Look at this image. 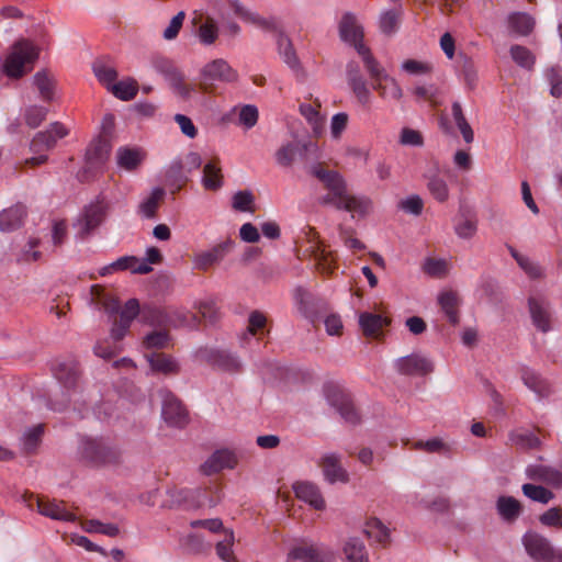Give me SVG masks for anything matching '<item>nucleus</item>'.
I'll list each match as a JSON object with an SVG mask.
<instances>
[{
	"mask_svg": "<svg viewBox=\"0 0 562 562\" xmlns=\"http://www.w3.org/2000/svg\"><path fill=\"white\" fill-rule=\"evenodd\" d=\"M308 175L317 178L328 190V193L319 199L323 205H333L337 210L356 213L367 216L373 206L372 200L366 195L349 194L347 183L342 176L334 170H326L321 164L305 166Z\"/></svg>",
	"mask_w": 562,
	"mask_h": 562,
	"instance_id": "1",
	"label": "nucleus"
},
{
	"mask_svg": "<svg viewBox=\"0 0 562 562\" xmlns=\"http://www.w3.org/2000/svg\"><path fill=\"white\" fill-rule=\"evenodd\" d=\"M78 454L87 464L99 468L117 463L121 453L115 446L104 438L80 436Z\"/></svg>",
	"mask_w": 562,
	"mask_h": 562,
	"instance_id": "2",
	"label": "nucleus"
},
{
	"mask_svg": "<svg viewBox=\"0 0 562 562\" xmlns=\"http://www.w3.org/2000/svg\"><path fill=\"white\" fill-rule=\"evenodd\" d=\"M55 379L63 387V403L50 402L49 408L53 411L61 412L72 401L78 386L80 370L75 360L58 361L52 368Z\"/></svg>",
	"mask_w": 562,
	"mask_h": 562,
	"instance_id": "3",
	"label": "nucleus"
},
{
	"mask_svg": "<svg viewBox=\"0 0 562 562\" xmlns=\"http://www.w3.org/2000/svg\"><path fill=\"white\" fill-rule=\"evenodd\" d=\"M69 134L68 128L60 122H53L48 128L41 131L33 137L30 149L36 156L26 160L31 165H42L46 162L47 156L44 154L54 148L57 142Z\"/></svg>",
	"mask_w": 562,
	"mask_h": 562,
	"instance_id": "4",
	"label": "nucleus"
},
{
	"mask_svg": "<svg viewBox=\"0 0 562 562\" xmlns=\"http://www.w3.org/2000/svg\"><path fill=\"white\" fill-rule=\"evenodd\" d=\"M110 210L111 204L105 196L98 195L83 207L77 217L74 226L77 228L78 235L81 237L90 235L105 221Z\"/></svg>",
	"mask_w": 562,
	"mask_h": 562,
	"instance_id": "5",
	"label": "nucleus"
},
{
	"mask_svg": "<svg viewBox=\"0 0 562 562\" xmlns=\"http://www.w3.org/2000/svg\"><path fill=\"white\" fill-rule=\"evenodd\" d=\"M38 57L37 47L29 41L16 42L3 64V71L10 78H20Z\"/></svg>",
	"mask_w": 562,
	"mask_h": 562,
	"instance_id": "6",
	"label": "nucleus"
},
{
	"mask_svg": "<svg viewBox=\"0 0 562 562\" xmlns=\"http://www.w3.org/2000/svg\"><path fill=\"white\" fill-rule=\"evenodd\" d=\"M238 80V71L224 58L206 63L200 70V83L203 90H209L216 83H233Z\"/></svg>",
	"mask_w": 562,
	"mask_h": 562,
	"instance_id": "7",
	"label": "nucleus"
},
{
	"mask_svg": "<svg viewBox=\"0 0 562 562\" xmlns=\"http://www.w3.org/2000/svg\"><path fill=\"white\" fill-rule=\"evenodd\" d=\"M161 398V417L175 428H184L189 424V412L182 402L168 389L158 391Z\"/></svg>",
	"mask_w": 562,
	"mask_h": 562,
	"instance_id": "8",
	"label": "nucleus"
},
{
	"mask_svg": "<svg viewBox=\"0 0 562 562\" xmlns=\"http://www.w3.org/2000/svg\"><path fill=\"white\" fill-rule=\"evenodd\" d=\"M325 396L327 403L336 409L345 423L355 426L361 422L360 414L349 394L335 386H327Z\"/></svg>",
	"mask_w": 562,
	"mask_h": 562,
	"instance_id": "9",
	"label": "nucleus"
},
{
	"mask_svg": "<svg viewBox=\"0 0 562 562\" xmlns=\"http://www.w3.org/2000/svg\"><path fill=\"white\" fill-rule=\"evenodd\" d=\"M168 499L165 502L168 508L196 509L205 504L206 494L202 488H172L167 491Z\"/></svg>",
	"mask_w": 562,
	"mask_h": 562,
	"instance_id": "10",
	"label": "nucleus"
},
{
	"mask_svg": "<svg viewBox=\"0 0 562 562\" xmlns=\"http://www.w3.org/2000/svg\"><path fill=\"white\" fill-rule=\"evenodd\" d=\"M317 145L313 142H289L277 150L276 161L279 166L288 168L293 165L296 157L302 160H307L310 154L317 157Z\"/></svg>",
	"mask_w": 562,
	"mask_h": 562,
	"instance_id": "11",
	"label": "nucleus"
},
{
	"mask_svg": "<svg viewBox=\"0 0 562 562\" xmlns=\"http://www.w3.org/2000/svg\"><path fill=\"white\" fill-rule=\"evenodd\" d=\"M527 553L537 562H551L555 559V550L550 541L536 532H527L522 537Z\"/></svg>",
	"mask_w": 562,
	"mask_h": 562,
	"instance_id": "12",
	"label": "nucleus"
},
{
	"mask_svg": "<svg viewBox=\"0 0 562 562\" xmlns=\"http://www.w3.org/2000/svg\"><path fill=\"white\" fill-rule=\"evenodd\" d=\"M234 247V240L227 238L213 247L196 254L193 258V266L199 270H207L210 267L220 263Z\"/></svg>",
	"mask_w": 562,
	"mask_h": 562,
	"instance_id": "13",
	"label": "nucleus"
},
{
	"mask_svg": "<svg viewBox=\"0 0 562 562\" xmlns=\"http://www.w3.org/2000/svg\"><path fill=\"white\" fill-rule=\"evenodd\" d=\"M319 465L322 468L325 481L328 482L329 484H346L349 482V473L341 465V456L339 453H325L321 458Z\"/></svg>",
	"mask_w": 562,
	"mask_h": 562,
	"instance_id": "14",
	"label": "nucleus"
},
{
	"mask_svg": "<svg viewBox=\"0 0 562 562\" xmlns=\"http://www.w3.org/2000/svg\"><path fill=\"white\" fill-rule=\"evenodd\" d=\"M528 306L532 324L537 329L542 333L550 331L552 329V312L549 301L541 296H530Z\"/></svg>",
	"mask_w": 562,
	"mask_h": 562,
	"instance_id": "15",
	"label": "nucleus"
},
{
	"mask_svg": "<svg viewBox=\"0 0 562 562\" xmlns=\"http://www.w3.org/2000/svg\"><path fill=\"white\" fill-rule=\"evenodd\" d=\"M346 75L348 85L358 102L363 106L370 104L372 93L356 61H349L347 64Z\"/></svg>",
	"mask_w": 562,
	"mask_h": 562,
	"instance_id": "16",
	"label": "nucleus"
},
{
	"mask_svg": "<svg viewBox=\"0 0 562 562\" xmlns=\"http://www.w3.org/2000/svg\"><path fill=\"white\" fill-rule=\"evenodd\" d=\"M339 36L342 42L352 46L357 52L363 44V27L358 23L357 16L346 12L339 22Z\"/></svg>",
	"mask_w": 562,
	"mask_h": 562,
	"instance_id": "17",
	"label": "nucleus"
},
{
	"mask_svg": "<svg viewBox=\"0 0 562 562\" xmlns=\"http://www.w3.org/2000/svg\"><path fill=\"white\" fill-rule=\"evenodd\" d=\"M396 368L406 375H426L434 371V364L428 358L415 353L397 359Z\"/></svg>",
	"mask_w": 562,
	"mask_h": 562,
	"instance_id": "18",
	"label": "nucleus"
},
{
	"mask_svg": "<svg viewBox=\"0 0 562 562\" xmlns=\"http://www.w3.org/2000/svg\"><path fill=\"white\" fill-rule=\"evenodd\" d=\"M203 358L212 366L226 372H237L241 368L240 360L235 353L226 350L210 349L203 351Z\"/></svg>",
	"mask_w": 562,
	"mask_h": 562,
	"instance_id": "19",
	"label": "nucleus"
},
{
	"mask_svg": "<svg viewBox=\"0 0 562 562\" xmlns=\"http://www.w3.org/2000/svg\"><path fill=\"white\" fill-rule=\"evenodd\" d=\"M526 476L529 480L543 482L553 487L562 486V472L550 465L530 464L526 468Z\"/></svg>",
	"mask_w": 562,
	"mask_h": 562,
	"instance_id": "20",
	"label": "nucleus"
},
{
	"mask_svg": "<svg viewBox=\"0 0 562 562\" xmlns=\"http://www.w3.org/2000/svg\"><path fill=\"white\" fill-rule=\"evenodd\" d=\"M331 554L315 546L294 547L288 554L286 562H330Z\"/></svg>",
	"mask_w": 562,
	"mask_h": 562,
	"instance_id": "21",
	"label": "nucleus"
},
{
	"mask_svg": "<svg viewBox=\"0 0 562 562\" xmlns=\"http://www.w3.org/2000/svg\"><path fill=\"white\" fill-rule=\"evenodd\" d=\"M358 54L360 55L363 65L372 79V88H381V81L387 78L385 68L372 55L370 48L366 45H359Z\"/></svg>",
	"mask_w": 562,
	"mask_h": 562,
	"instance_id": "22",
	"label": "nucleus"
},
{
	"mask_svg": "<svg viewBox=\"0 0 562 562\" xmlns=\"http://www.w3.org/2000/svg\"><path fill=\"white\" fill-rule=\"evenodd\" d=\"M293 491L296 497L307 503L316 510L325 508L324 497L317 485L311 482H296L293 484Z\"/></svg>",
	"mask_w": 562,
	"mask_h": 562,
	"instance_id": "23",
	"label": "nucleus"
},
{
	"mask_svg": "<svg viewBox=\"0 0 562 562\" xmlns=\"http://www.w3.org/2000/svg\"><path fill=\"white\" fill-rule=\"evenodd\" d=\"M26 216V206L22 203H16L0 213V231L12 232L23 224Z\"/></svg>",
	"mask_w": 562,
	"mask_h": 562,
	"instance_id": "24",
	"label": "nucleus"
},
{
	"mask_svg": "<svg viewBox=\"0 0 562 562\" xmlns=\"http://www.w3.org/2000/svg\"><path fill=\"white\" fill-rule=\"evenodd\" d=\"M234 454L228 450L215 451L201 467L206 475L222 471L223 469L234 468Z\"/></svg>",
	"mask_w": 562,
	"mask_h": 562,
	"instance_id": "25",
	"label": "nucleus"
},
{
	"mask_svg": "<svg viewBox=\"0 0 562 562\" xmlns=\"http://www.w3.org/2000/svg\"><path fill=\"white\" fill-rule=\"evenodd\" d=\"M294 302L300 313L305 318L314 321L317 313L318 300L311 292L302 286H297L294 290Z\"/></svg>",
	"mask_w": 562,
	"mask_h": 562,
	"instance_id": "26",
	"label": "nucleus"
},
{
	"mask_svg": "<svg viewBox=\"0 0 562 562\" xmlns=\"http://www.w3.org/2000/svg\"><path fill=\"white\" fill-rule=\"evenodd\" d=\"M63 502L37 501L38 513L45 517L59 521H75L76 515L63 506Z\"/></svg>",
	"mask_w": 562,
	"mask_h": 562,
	"instance_id": "27",
	"label": "nucleus"
},
{
	"mask_svg": "<svg viewBox=\"0 0 562 562\" xmlns=\"http://www.w3.org/2000/svg\"><path fill=\"white\" fill-rule=\"evenodd\" d=\"M278 52L283 59V61L295 72L302 70V66L300 59L295 53V49L292 45L291 40L285 33H280V35L276 38Z\"/></svg>",
	"mask_w": 562,
	"mask_h": 562,
	"instance_id": "28",
	"label": "nucleus"
},
{
	"mask_svg": "<svg viewBox=\"0 0 562 562\" xmlns=\"http://www.w3.org/2000/svg\"><path fill=\"white\" fill-rule=\"evenodd\" d=\"M166 326L168 325L178 328L198 325L196 315L188 311L186 307L168 306L166 307Z\"/></svg>",
	"mask_w": 562,
	"mask_h": 562,
	"instance_id": "29",
	"label": "nucleus"
},
{
	"mask_svg": "<svg viewBox=\"0 0 562 562\" xmlns=\"http://www.w3.org/2000/svg\"><path fill=\"white\" fill-rule=\"evenodd\" d=\"M145 153L142 148L120 147L116 151V161L120 168L133 171L143 162Z\"/></svg>",
	"mask_w": 562,
	"mask_h": 562,
	"instance_id": "30",
	"label": "nucleus"
},
{
	"mask_svg": "<svg viewBox=\"0 0 562 562\" xmlns=\"http://www.w3.org/2000/svg\"><path fill=\"white\" fill-rule=\"evenodd\" d=\"M524 384L532 391L538 397H547L551 393L549 382L540 376L536 371L525 368L521 373Z\"/></svg>",
	"mask_w": 562,
	"mask_h": 562,
	"instance_id": "31",
	"label": "nucleus"
},
{
	"mask_svg": "<svg viewBox=\"0 0 562 562\" xmlns=\"http://www.w3.org/2000/svg\"><path fill=\"white\" fill-rule=\"evenodd\" d=\"M510 31L520 36L529 35L535 27V19L527 12H512L507 16Z\"/></svg>",
	"mask_w": 562,
	"mask_h": 562,
	"instance_id": "32",
	"label": "nucleus"
},
{
	"mask_svg": "<svg viewBox=\"0 0 562 562\" xmlns=\"http://www.w3.org/2000/svg\"><path fill=\"white\" fill-rule=\"evenodd\" d=\"M150 369L155 372L164 374H176L179 372L180 367L175 358L165 353H156L146 356Z\"/></svg>",
	"mask_w": 562,
	"mask_h": 562,
	"instance_id": "33",
	"label": "nucleus"
},
{
	"mask_svg": "<svg viewBox=\"0 0 562 562\" xmlns=\"http://www.w3.org/2000/svg\"><path fill=\"white\" fill-rule=\"evenodd\" d=\"M438 303L451 325L459 323L458 306L460 299L454 291H443L438 295Z\"/></svg>",
	"mask_w": 562,
	"mask_h": 562,
	"instance_id": "34",
	"label": "nucleus"
},
{
	"mask_svg": "<svg viewBox=\"0 0 562 562\" xmlns=\"http://www.w3.org/2000/svg\"><path fill=\"white\" fill-rule=\"evenodd\" d=\"M150 65L158 75L164 77L168 85L182 74L170 58L162 55L153 56Z\"/></svg>",
	"mask_w": 562,
	"mask_h": 562,
	"instance_id": "35",
	"label": "nucleus"
},
{
	"mask_svg": "<svg viewBox=\"0 0 562 562\" xmlns=\"http://www.w3.org/2000/svg\"><path fill=\"white\" fill-rule=\"evenodd\" d=\"M202 184L210 191H217L223 187L222 169L216 160H210L204 165Z\"/></svg>",
	"mask_w": 562,
	"mask_h": 562,
	"instance_id": "36",
	"label": "nucleus"
},
{
	"mask_svg": "<svg viewBox=\"0 0 562 562\" xmlns=\"http://www.w3.org/2000/svg\"><path fill=\"white\" fill-rule=\"evenodd\" d=\"M342 552L346 562H369L367 548L357 537H351L345 542Z\"/></svg>",
	"mask_w": 562,
	"mask_h": 562,
	"instance_id": "37",
	"label": "nucleus"
},
{
	"mask_svg": "<svg viewBox=\"0 0 562 562\" xmlns=\"http://www.w3.org/2000/svg\"><path fill=\"white\" fill-rule=\"evenodd\" d=\"M165 195V190L156 187L151 190L150 194L145 198L138 205L137 213L143 218H155L159 203Z\"/></svg>",
	"mask_w": 562,
	"mask_h": 562,
	"instance_id": "38",
	"label": "nucleus"
},
{
	"mask_svg": "<svg viewBox=\"0 0 562 562\" xmlns=\"http://www.w3.org/2000/svg\"><path fill=\"white\" fill-rule=\"evenodd\" d=\"M92 70L98 81L103 85L108 90L116 82L117 71L115 67L103 59H97L92 64Z\"/></svg>",
	"mask_w": 562,
	"mask_h": 562,
	"instance_id": "39",
	"label": "nucleus"
},
{
	"mask_svg": "<svg viewBox=\"0 0 562 562\" xmlns=\"http://www.w3.org/2000/svg\"><path fill=\"white\" fill-rule=\"evenodd\" d=\"M110 151V138L99 136L90 144L87 150V158L94 165H101L108 159Z\"/></svg>",
	"mask_w": 562,
	"mask_h": 562,
	"instance_id": "40",
	"label": "nucleus"
},
{
	"mask_svg": "<svg viewBox=\"0 0 562 562\" xmlns=\"http://www.w3.org/2000/svg\"><path fill=\"white\" fill-rule=\"evenodd\" d=\"M387 325L389 321L379 314L363 312L359 315V326L368 337L376 335Z\"/></svg>",
	"mask_w": 562,
	"mask_h": 562,
	"instance_id": "41",
	"label": "nucleus"
},
{
	"mask_svg": "<svg viewBox=\"0 0 562 562\" xmlns=\"http://www.w3.org/2000/svg\"><path fill=\"white\" fill-rule=\"evenodd\" d=\"M461 64L459 67V77L463 80L469 90H474L477 86L479 75L474 60L464 54L460 55Z\"/></svg>",
	"mask_w": 562,
	"mask_h": 562,
	"instance_id": "42",
	"label": "nucleus"
},
{
	"mask_svg": "<svg viewBox=\"0 0 562 562\" xmlns=\"http://www.w3.org/2000/svg\"><path fill=\"white\" fill-rule=\"evenodd\" d=\"M451 114H452L456 126L458 127V130L460 131V133L463 137V140L467 144H471L474 140V132H473L471 125L469 124V122L463 113L462 105L459 101L452 102Z\"/></svg>",
	"mask_w": 562,
	"mask_h": 562,
	"instance_id": "43",
	"label": "nucleus"
},
{
	"mask_svg": "<svg viewBox=\"0 0 562 562\" xmlns=\"http://www.w3.org/2000/svg\"><path fill=\"white\" fill-rule=\"evenodd\" d=\"M496 508L499 516L506 521L515 520L521 512L520 503L513 496H499Z\"/></svg>",
	"mask_w": 562,
	"mask_h": 562,
	"instance_id": "44",
	"label": "nucleus"
},
{
	"mask_svg": "<svg viewBox=\"0 0 562 562\" xmlns=\"http://www.w3.org/2000/svg\"><path fill=\"white\" fill-rule=\"evenodd\" d=\"M508 438L513 445L521 449H537L541 446L539 437L529 430H513Z\"/></svg>",
	"mask_w": 562,
	"mask_h": 562,
	"instance_id": "45",
	"label": "nucleus"
},
{
	"mask_svg": "<svg viewBox=\"0 0 562 562\" xmlns=\"http://www.w3.org/2000/svg\"><path fill=\"white\" fill-rule=\"evenodd\" d=\"M109 91L122 101H130L136 97L138 92V83L135 79L127 78L112 85Z\"/></svg>",
	"mask_w": 562,
	"mask_h": 562,
	"instance_id": "46",
	"label": "nucleus"
},
{
	"mask_svg": "<svg viewBox=\"0 0 562 562\" xmlns=\"http://www.w3.org/2000/svg\"><path fill=\"white\" fill-rule=\"evenodd\" d=\"M512 59L521 68L531 70L536 64V56L522 45H512L509 48Z\"/></svg>",
	"mask_w": 562,
	"mask_h": 562,
	"instance_id": "47",
	"label": "nucleus"
},
{
	"mask_svg": "<svg viewBox=\"0 0 562 562\" xmlns=\"http://www.w3.org/2000/svg\"><path fill=\"white\" fill-rule=\"evenodd\" d=\"M166 307H157L153 305H144L142 307L140 321L150 326H166L167 321Z\"/></svg>",
	"mask_w": 562,
	"mask_h": 562,
	"instance_id": "48",
	"label": "nucleus"
},
{
	"mask_svg": "<svg viewBox=\"0 0 562 562\" xmlns=\"http://www.w3.org/2000/svg\"><path fill=\"white\" fill-rule=\"evenodd\" d=\"M248 22L261 29L262 31L274 33L276 38L280 35V33H284L281 22L277 16L263 18L258 13L252 12Z\"/></svg>",
	"mask_w": 562,
	"mask_h": 562,
	"instance_id": "49",
	"label": "nucleus"
},
{
	"mask_svg": "<svg viewBox=\"0 0 562 562\" xmlns=\"http://www.w3.org/2000/svg\"><path fill=\"white\" fill-rule=\"evenodd\" d=\"M225 538L218 541L215 546L217 557L224 562H237L234 552L233 544L235 541V535L232 529L224 530Z\"/></svg>",
	"mask_w": 562,
	"mask_h": 562,
	"instance_id": "50",
	"label": "nucleus"
},
{
	"mask_svg": "<svg viewBox=\"0 0 562 562\" xmlns=\"http://www.w3.org/2000/svg\"><path fill=\"white\" fill-rule=\"evenodd\" d=\"M522 493L526 497L533 502L541 504H548L554 498V494L544 486L526 483L521 487Z\"/></svg>",
	"mask_w": 562,
	"mask_h": 562,
	"instance_id": "51",
	"label": "nucleus"
},
{
	"mask_svg": "<svg viewBox=\"0 0 562 562\" xmlns=\"http://www.w3.org/2000/svg\"><path fill=\"white\" fill-rule=\"evenodd\" d=\"M364 533L380 544H385L390 537L389 529L378 518H371L367 522Z\"/></svg>",
	"mask_w": 562,
	"mask_h": 562,
	"instance_id": "52",
	"label": "nucleus"
},
{
	"mask_svg": "<svg viewBox=\"0 0 562 562\" xmlns=\"http://www.w3.org/2000/svg\"><path fill=\"white\" fill-rule=\"evenodd\" d=\"M380 92L382 99H392L398 101L403 97V90L397 80L390 75L381 81V88H372Z\"/></svg>",
	"mask_w": 562,
	"mask_h": 562,
	"instance_id": "53",
	"label": "nucleus"
},
{
	"mask_svg": "<svg viewBox=\"0 0 562 562\" xmlns=\"http://www.w3.org/2000/svg\"><path fill=\"white\" fill-rule=\"evenodd\" d=\"M413 449L423 450L428 453H442L448 456L450 447L445 443L440 438H430L428 440H418L413 443Z\"/></svg>",
	"mask_w": 562,
	"mask_h": 562,
	"instance_id": "54",
	"label": "nucleus"
},
{
	"mask_svg": "<svg viewBox=\"0 0 562 562\" xmlns=\"http://www.w3.org/2000/svg\"><path fill=\"white\" fill-rule=\"evenodd\" d=\"M427 189L432 198L439 203H443L449 199V188L445 179L434 176L427 182Z\"/></svg>",
	"mask_w": 562,
	"mask_h": 562,
	"instance_id": "55",
	"label": "nucleus"
},
{
	"mask_svg": "<svg viewBox=\"0 0 562 562\" xmlns=\"http://www.w3.org/2000/svg\"><path fill=\"white\" fill-rule=\"evenodd\" d=\"M477 231V220L475 215L469 214L464 216L462 220H460L456 226L454 232L458 235V237L462 239H470L472 238Z\"/></svg>",
	"mask_w": 562,
	"mask_h": 562,
	"instance_id": "56",
	"label": "nucleus"
},
{
	"mask_svg": "<svg viewBox=\"0 0 562 562\" xmlns=\"http://www.w3.org/2000/svg\"><path fill=\"white\" fill-rule=\"evenodd\" d=\"M44 432L43 425H36L31 428H27L22 437L23 450L26 453H32L35 451L36 447L41 441V437Z\"/></svg>",
	"mask_w": 562,
	"mask_h": 562,
	"instance_id": "57",
	"label": "nucleus"
},
{
	"mask_svg": "<svg viewBox=\"0 0 562 562\" xmlns=\"http://www.w3.org/2000/svg\"><path fill=\"white\" fill-rule=\"evenodd\" d=\"M86 530L88 532L105 535L111 538L117 537L120 533V528L117 525L111 522L105 524L98 519L88 520L86 524Z\"/></svg>",
	"mask_w": 562,
	"mask_h": 562,
	"instance_id": "58",
	"label": "nucleus"
},
{
	"mask_svg": "<svg viewBox=\"0 0 562 562\" xmlns=\"http://www.w3.org/2000/svg\"><path fill=\"white\" fill-rule=\"evenodd\" d=\"M33 82L40 91V95L44 101H52L54 97L53 82L44 71L35 74Z\"/></svg>",
	"mask_w": 562,
	"mask_h": 562,
	"instance_id": "59",
	"label": "nucleus"
},
{
	"mask_svg": "<svg viewBox=\"0 0 562 562\" xmlns=\"http://www.w3.org/2000/svg\"><path fill=\"white\" fill-rule=\"evenodd\" d=\"M48 109L42 105H30L25 109V123L31 128H36L46 119Z\"/></svg>",
	"mask_w": 562,
	"mask_h": 562,
	"instance_id": "60",
	"label": "nucleus"
},
{
	"mask_svg": "<svg viewBox=\"0 0 562 562\" xmlns=\"http://www.w3.org/2000/svg\"><path fill=\"white\" fill-rule=\"evenodd\" d=\"M198 36L203 45H212L218 37V27L213 21H207L200 25Z\"/></svg>",
	"mask_w": 562,
	"mask_h": 562,
	"instance_id": "61",
	"label": "nucleus"
},
{
	"mask_svg": "<svg viewBox=\"0 0 562 562\" xmlns=\"http://www.w3.org/2000/svg\"><path fill=\"white\" fill-rule=\"evenodd\" d=\"M423 270L429 277L441 278L447 272V262L443 259L426 258Z\"/></svg>",
	"mask_w": 562,
	"mask_h": 562,
	"instance_id": "62",
	"label": "nucleus"
},
{
	"mask_svg": "<svg viewBox=\"0 0 562 562\" xmlns=\"http://www.w3.org/2000/svg\"><path fill=\"white\" fill-rule=\"evenodd\" d=\"M254 203V195L250 191H237L233 195L232 206L239 212H252L251 204Z\"/></svg>",
	"mask_w": 562,
	"mask_h": 562,
	"instance_id": "63",
	"label": "nucleus"
},
{
	"mask_svg": "<svg viewBox=\"0 0 562 562\" xmlns=\"http://www.w3.org/2000/svg\"><path fill=\"white\" fill-rule=\"evenodd\" d=\"M539 521L546 527L562 528V509L551 507L540 515Z\"/></svg>",
	"mask_w": 562,
	"mask_h": 562,
	"instance_id": "64",
	"label": "nucleus"
}]
</instances>
